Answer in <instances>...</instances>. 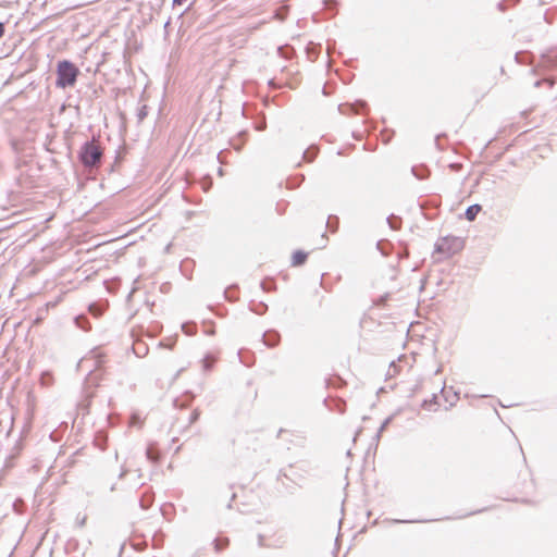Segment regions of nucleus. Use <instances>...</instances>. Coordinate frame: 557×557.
<instances>
[{
    "mask_svg": "<svg viewBox=\"0 0 557 557\" xmlns=\"http://www.w3.org/2000/svg\"><path fill=\"white\" fill-rule=\"evenodd\" d=\"M79 75L78 67L69 60H62L57 65L55 86L59 88H67L75 85Z\"/></svg>",
    "mask_w": 557,
    "mask_h": 557,
    "instance_id": "obj_1",
    "label": "nucleus"
},
{
    "mask_svg": "<svg viewBox=\"0 0 557 557\" xmlns=\"http://www.w3.org/2000/svg\"><path fill=\"white\" fill-rule=\"evenodd\" d=\"M102 150L94 140L86 141L78 152V159L85 168H97L101 163Z\"/></svg>",
    "mask_w": 557,
    "mask_h": 557,
    "instance_id": "obj_2",
    "label": "nucleus"
},
{
    "mask_svg": "<svg viewBox=\"0 0 557 557\" xmlns=\"http://www.w3.org/2000/svg\"><path fill=\"white\" fill-rule=\"evenodd\" d=\"M23 450V441L20 436L12 448L9 450L7 457L4 458L2 468L0 469V480L4 479L10 470H12L16 466V460Z\"/></svg>",
    "mask_w": 557,
    "mask_h": 557,
    "instance_id": "obj_3",
    "label": "nucleus"
},
{
    "mask_svg": "<svg viewBox=\"0 0 557 557\" xmlns=\"http://www.w3.org/2000/svg\"><path fill=\"white\" fill-rule=\"evenodd\" d=\"M280 339H281V335L278 334V332H276L274 330H269V331L264 332L262 335L263 344L271 348L278 345Z\"/></svg>",
    "mask_w": 557,
    "mask_h": 557,
    "instance_id": "obj_4",
    "label": "nucleus"
},
{
    "mask_svg": "<svg viewBox=\"0 0 557 557\" xmlns=\"http://www.w3.org/2000/svg\"><path fill=\"white\" fill-rule=\"evenodd\" d=\"M285 545V541L280 537L276 540L274 544H268L264 541V536L262 534L258 535V546L259 547H265V548H282Z\"/></svg>",
    "mask_w": 557,
    "mask_h": 557,
    "instance_id": "obj_5",
    "label": "nucleus"
},
{
    "mask_svg": "<svg viewBox=\"0 0 557 557\" xmlns=\"http://www.w3.org/2000/svg\"><path fill=\"white\" fill-rule=\"evenodd\" d=\"M308 253L302 250H297L293 253L292 257V265L299 267L302 265L307 260Z\"/></svg>",
    "mask_w": 557,
    "mask_h": 557,
    "instance_id": "obj_6",
    "label": "nucleus"
},
{
    "mask_svg": "<svg viewBox=\"0 0 557 557\" xmlns=\"http://www.w3.org/2000/svg\"><path fill=\"white\" fill-rule=\"evenodd\" d=\"M481 210L482 207L478 203L469 206L465 212V216L468 221H474Z\"/></svg>",
    "mask_w": 557,
    "mask_h": 557,
    "instance_id": "obj_7",
    "label": "nucleus"
},
{
    "mask_svg": "<svg viewBox=\"0 0 557 557\" xmlns=\"http://www.w3.org/2000/svg\"><path fill=\"white\" fill-rule=\"evenodd\" d=\"M411 172L418 180H425L430 174L429 169L424 165L412 166Z\"/></svg>",
    "mask_w": 557,
    "mask_h": 557,
    "instance_id": "obj_8",
    "label": "nucleus"
},
{
    "mask_svg": "<svg viewBox=\"0 0 557 557\" xmlns=\"http://www.w3.org/2000/svg\"><path fill=\"white\" fill-rule=\"evenodd\" d=\"M74 322H75L77 327H79V329H82L84 331L90 330L89 322H88V320H87V318L85 315H77L74 319Z\"/></svg>",
    "mask_w": 557,
    "mask_h": 557,
    "instance_id": "obj_9",
    "label": "nucleus"
},
{
    "mask_svg": "<svg viewBox=\"0 0 557 557\" xmlns=\"http://www.w3.org/2000/svg\"><path fill=\"white\" fill-rule=\"evenodd\" d=\"M318 154V148L314 146L309 147L304 151V159L308 162H312Z\"/></svg>",
    "mask_w": 557,
    "mask_h": 557,
    "instance_id": "obj_10",
    "label": "nucleus"
},
{
    "mask_svg": "<svg viewBox=\"0 0 557 557\" xmlns=\"http://www.w3.org/2000/svg\"><path fill=\"white\" fill-rule=\"evenodd\" d=\"M146 456L152 462H157L160 458L159 451L151 445L146 449Z\"/></svg>",
    "mask_w": 557,
    "mask_h": 557,
    "instance_id": "obj_11",
    "label": "nucleus"
},
{
    "mask_svg": "<svg viewBox=\"0 0 557 557\" xmlns=\"http://www.w3.org/2000/svg\"><path fill=\"white\" fill-rule=\"evenodd\" d=\"M153 503V497L150 494H145L139 499V505L143 509H148Z\"/></svg>",
    "mask_w": 557,
    "mask_h": 557,
    "instance_id": "obj_12",
    "label": "nucleus"
},
{
    "mask_svg": "<svg viewBox=\"0 0 557 557\" xmlns=\"http://www.w3.org/2000/svg\"><path fill=\"white\" fill-rule=\"evenodd\" d=\"M215 552H221L228 545V539H215L213 541Z\"/></svg>",
    "mask_w": 557,
    "mask_h": 557,
    "instance_id": "obj_13",
    "label": "nucleus"
},
{
    "mask_svg": "<svg viewBox=\"0 0 557 557\" xmlns=\"http://www.w3.org/2000/svg\"><path fill=\"white\" fill-rule=\"evenodd\" d=\"M182 331L186 335H194L196 333V324L194 322H185L182 324Z\"/></svg>",
    "mask_w": 557,
    "mask_h": 557,
    "instance_id": "obj_14",
    "label": "nucleus"
},
{
    "mask_svg": "<svg viewBox=\"0 0 557 557\" xmlns=\"http://www.w3.org/2000/svg\"><path fill=\"white\" fill-rule=\"evenodd\" d=\"M387 223L392 230L400 228L401 220L398 216L391 215L387 218Z\"/></svg>",
    "mask_w": 557,
    "mask_h": 557,
    "instance_id": "obj_15",
    "label": "nucleus"
},
{
    "mask_svg": "<svg viewBox=\"0 0 557 557\" xmlns=\"http://www.w3.org/2000/svg\"><path fill=\"white\" fill-rule=\"evenodd\" d=\"M447 238H442L441 242L436 243L435 249L441 253H449L448 248L446 247Z\"/></svg>",
    "mask_w": 557,
    "mask_h": 557,
    "instance_id": "obj_16",
    "label": "nucleus"
},
{
    "mask_svg": "<svg viewBox=\"0 0 557 557\" xmlns=\"http://www.w3.org/2000/svg\"><path fill=\"white\" fill-rule=\"evenodd\" d=\"M40 383L44 386H49L52 383V374L48 371L42 372L40 376Z\"/></svg>",
    "mask_w": 557,
    "mask_h": 557,
    "instance_id": "obj_17",
    "label": "nucleus"
},
{
    "mask_svg": "<svg viewBox=\"0 0 557 557\" xmlns=\"http://www.w3.org/2000/svg\"><path fill=\"white\" fill-rule=\"evenodd\" d=\"M89 312H90L91 314H94L95 317H99V315H101V314H102V312H103V308H101V307H100L99 305H97V304H91V305L89 306Z\"/></svg>",
    "mask_w": 557,
    "mask_h": 557,
    "instance_id": "obj_18",
    "label": "nucleus"
},
{
    "mask_svg": "<svg viewBox=\"0 0 557 557\" xmlns=\"http://www.w3.org/2000/svg\"><path fill=\"white\" fill-rule=\"evenodd\" d=\"M147 114H148V107L146 104H144L138 109V112H137L138 122H143L145 120V117L147 116Z\"/></svg>",
    "mask_w": 557,
    "mask_h": 557,
    "instance_id": "obj_19",
    "label": "nucleus"
},
{
    "mask_svg": "<svg viewBox=\"0 0 557 557\" xmlns=\"http://www.w3.org/2000/svg\"><path fill=\"white\" fill-rule=\"evenodd\" d=\"M234 286H230L224 290V298L228 301L237 300V296L233 294Z\"/></svg>",
    "mask_w": 557,
    "mask_h": 557,
    "instance_id": "obj_20",
    "label": "nucleus"
},
{
    "mask_svg": "<svg viewBox=\"0 0 557 557\" xmlns=\"http://www.w3.org/2000/svg\"><path fill=\"white\" fill-rule=\"evenodd\" d=\"M260 285L264 292H271L275 288V284L273 281H262Z\"/></svg>",
    "mask_w": 557,
    "mask_h": 557,
    "instance_id": "obj_21",
    "label": "nucleus"
},
{
    "mask_svg": "<svg viewBox=\"0 0 557 557\" xmlns=\"http://www.w3.org/2000/svg\"><path fill=\"white\" fill-rule=\"evenodd\" d=\"M268 309V306L263 302L258 304L257 307L251 308V311H253L256 314H263Z\"/></svg>",
    "mask_w": 557,
    "mask_h": 557,
    "instance_id": "obj_22",
    "label": "nucleus"
},
{
    "mask_svg": "<svg viewBox=\"0 0 557 557\" xmlns=\"http://www.w3.org/2000/svg\"><path fill=\"white\" fill-rule=\"evenodd\" d=\"M436 399H437V397L434 395L432 399H430V400H424V401H423V404H422V407H423L424 409L431 410V409H432V407H433L434 405H436V404H437V403H436Z\"/></svg>",
    "mask_w": 557,
    "mask_h": 557,
    "instance_id": "obj_23",
    "label": "nucleus"
},
{
    "mask_svg": "<svg viewBox=\"0 0 557 557\" xmlns=\"http://www.w3.org/2000/svg\"><path fill=\"white\" fill-rule=\"evenodd\" d=\"M133 349H134V352L136 354V356H138V357H144L148 351L147 347H145V346L141 347L140 345H138L137 347L135 346Z\"/></svg>",
    "mask_w": 557,
    "mask_h": 557,
    "instance_id": "obj_24",
    "label": "nucleus"
},
{
    "mask_svg": "<svg viewBox=\"0 0 557 557\" xmlns=\"http://www.w3.org/2000/svg\"><path fill=\"white\" fill-rule=\"evenodd\" d=\"M392 421V417H387L383 423L381 424L379 431H377V434L376 436L380 437L381 433L387 428V425L391 423Z\"/></svg>",
    "mask_w": 557,
    "mask_h": 557,
    "instance_id": "obj_25",
    "label": "nucleus"
},
{
    "mask_svg": "<svg viewBox=\"0 0 557 557\" xmlns=\"http://www.w3.org/2000/svg\"><path fill=\"white\" fill-rule=\"evenodd\" d=\"M131 424L132 425L140 424V418H139L138 414H136V413L132 414V417H131Z\"/></svg>",
    "mask_w": 557,
    "mask_h": 557,
    "instance_id": "obj_26",
    "label": "nucleus"
},
{
    "mask_svg": "<svg viewBox=\"0 0 557 557\" xmlns=\"http://www.w3.org/2000/svg\"><path fill=\"white\" fill-rule=\"evenodd\" d=\"M326 225H327V227L331 228L332 232H335L338 227V222L336 221V223L334 225H332L331 221H327Z\"/></svg>",
    "mask_w": 557,
    "mask_h": 557,
    "instance_id": "obj_27",
    "label": "nucleus"
},
{
    "mask_svg": "<svg viewBox=\"0 0 557 557\" xmlns=\"http://www.w3.org/2000/svg\"><path fill=\"white\" fill-rule=\"evenodd\" d=\"M199 418V412L195 410L190 416V422H195Z\"/></svg>",
    "mask_w": 557,
    "mask_h": 557,
    "instance_id": "obj_28",
    "label": "nucleus"
},
{
    "mask_svg": "<svg viewBox=\"0 0 557 557\" xmlns=\"http://www.w3.org/2000/svg\"><path fill=\"white\" fill-rule=\"evenodd\" d=\"M187 0H173V7H180L183 5Z\"/></svg>",
    "mask_w": 557,
    "mask_h": 557,
    "instance_id": "obj_29",
    "label": "nucleus"
},
{
    "mask_svg": "<svg viewBox=\"0 0 557 557\" xmlns=\"http://www.w3.org/2000/svg\"><path fill=\"white\" fill-rule=\"evenodd\" d=\"M265 127H267V124H265V122L263 121V122H261L260 124H258V125L256 126V129H258V131H263V129H265Z\"/></svg>",
    "mask_w": 557,
    "mask_h": 557,
    "instance_id": "obj_30",
    "label": "nucleus"
},
{
    "mask_svg": "<svg viewBox=\"0 0 557 557\" xmlns=\"http://www.w3.org/2000/svg\"><path fill=\"white\" fill-rule=\"evenodd\" d=\"M211 364H212V363H211V362H209V361H208V359L206 358V359H205V366H203V367H205V369H206V370H209V369L211 368Z\"/></svg>",
    "mask_w": 557,
    "mask_h": 557,
    "instance_id": "obj_31",
    "label": "nucleus"
},
{
    "mask_svg": "<svg viewBox=\"0 0 557 557\" xmlns=\"http://www.w3.org/2000/svg\"><path fill=\"white\" fill-rule=\"evenodd\" d=\"M4 35V24L0 22V38Z\"/></svg>",
    "mask_w": 557,
    "mask_h": 557,
    "instance_id": "obj_32",
    "label": "nucleus"
},
{
    "mask_svg": "<svg viewBox=\"0 0 557 557\" xmlns=\"http://www.w3.org/2000/svg\"><path fill=\"white\" fill-rule=\"evenodd\" d=\"M232 146L239 151L242 149V145L232 143Z\"/></svg>",
    "mask_w": 557,
    "mask_h": 557,
    "instance_id": "obj_33",
    "label": "nucleus"
},
{
    "mask_svg": "<svg viewBox=\"0 0 557 557\" xmlns=\"http://www.w3.org/2000/svg\"><path fill=\"white\" fill-rule=\"evenodd\" d=\"M553 59H556V60H554V64H557V53L555 55L549 57V61L553 62Z\"/></svg>",
    "mask_w": 557,
    "mask_h": 557,
    "instance_id": "obj_34",
    "label": "nucleus"
},
{
    "mask_svg": "<svg viewBox=\"0 0 557 557\" xmlns=\"http://www.w3.org/2000/svg\"><path fill=\"white\" fill-rule=\"evenodd\" d=\"M396 522H399V523H408V522H412L411 520H396Z\"/></svg>",
    "mask_w": 557,
    "mask_h": 557,
    "instance_id": "obj_35",
    "label": "nucleus"
},
{
    "mask_svg": "<svg viewBox=\"0 0 557 557\" xmlns=\"http://www.w3.org/2000/svg\"><path fill=\"white\" fill-rule=\"evenodd\" d=\"M218 173H219V175H223V170L220 168Z\"/></svg>",
    "mask_w": 557,
    "mask_h": 557,
    "instance_id": "obj_36",
    "label": "nucleus"
},
{
    "mask_svg": "<svg viewBox=\"0 0 557 557\" xmlns=\"http://www.w3.org/2000/svg\"><path fill=\"white\" fill-rule=\"evenodd\" d=\"M359 104H360V107H361L362 109L366 107V103H364V102H360Z\"/></svg>",
    "mask_w": 557,
    "mask_h": 557,
    "instance_id": "obj_37",
    "label": "nucleus"
},
{
    "mask_svg": "<svg viewBox=\"0 0 557 557\" xmlns=\"http://www.w3.org/2000/svg\"><path fill=\"white\" fill-rule=\"evenodd\" d=\"M235 497H236V494H235V493H232L231 500H233Z\"/></svg>",
    "mask_w": 557,
    "mask_h": 557,
    "instance_id": "obj_38",
    "label": "nucleus"
},
{
    "mask_svg": "<svg viewBox=\"0 0 557 557\" xmlns=\"http://www.w3.org/2000/svg\"><path fill=\"white\" fill-rule=\"evenodd\" d=\"M540 85H541V82H540V81H537V82L535 83V86H536V87H539Z\"/></svg>",
    "mask_w": 557,
    "mask_h": 557,
    "instance_id": "obj_39",
    "label": "nucleus"
},
{
    "mask_svg": "<svg viewBox=\"0 0 557 557\" xmlns=\"http://www.w3.org/2000/svg\"><path fill=\"white\" fill-rule=\"evenodd\" d=\"M208 334H209V335H212V334H213V331L208 330Z\"/></svg>",
    "mask_w": 557,
    "mask_h": 557,
    "instance_id": "obj_40",
    "label": "nucleus"
},
{
    "mask_svg": "<svg viewBox=\"0 0 557 557\" xmlns=\"http://www.w3.org/2000/svg\"><path fill=\"white\" fill-rule=\"evenodd\" d=\"M208 334H209V335H212V334H213V331L208 330Z\"/></svg>",
    "mask_w": 557,
    "mask_h": 557,
    "instance_id": "obj_41",
    "label": "nucleus"
}]
</instances>
